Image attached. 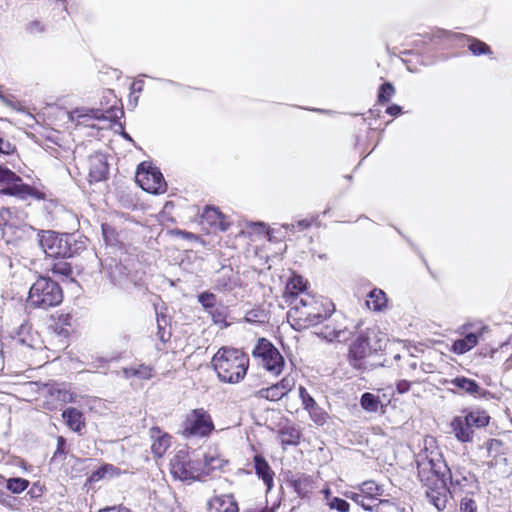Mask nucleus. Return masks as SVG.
<instances>
[{
  "mask_svg": "<svg viewBox=\"0 0 512 512\" xmlns=\"http://www.w3.org/2000/svg\"><path fill=\"white\" fill-rule=\"evenodd\" d=\"M88 177L89 182H101L107 179L109 165L105 156L101 153H95L88 159Z\"/></svg>",
  "mask_w": 512,
  "mask_h": 512,
  "instance_id": "nucleus-18",
  "label": "nucleus"
},
{
  "mask_svg": "<svg viewBox=\"0 0 512 512\" xmlns=\"http://www.w3.org/2000/svg\"><path fill=\"white\" fill-rule=\"evenodd\" d=\"M385 339L377 326L366 327L351 341L347 352L349 365L358 371L367 369L369 360L384 348Z\"/></svg>",
  "mask_w": 512,
  "mask_h": 512,
  "instance_id": "nucleus-3",
  "label": "nucleus"
},
{
  "mask_svg": "<svg viewBox=\"0 0 512 512\" xmlns=\"http://www.w3.org/2000/svg\"><path fill=\"white\" fill-rule=\"evenodd\" d=\"M431 499H432V502L434 504V506L438 509V510H443L445 509L446 507V504H447V499L445 496L443 497H435L434 495H431Z\"/></svg>",
  "mask_w": 512,
  "mask_h": 512,
  "instance_id": "nucleus-56",
  "label": "nucleus"
},
{
  "mask_svg": "<svg viewBox=\"0 0 512 512\" xmlns=\"http://www.w3.org/2000/svg\"><path fill=\"white\" fill-rule=\"evenodd\" d=\"M456 438L461 442L472 440L473 430L464 417H457L451 423Z\"/></svg>",
  "mask_w": 512,
  "mask_h": 512,
  "instance_id": "nucleus-30",
  "label": "nucleus"
},
{
  "mask_svg": "<svg viewBox=\"0 0 512 512\" xmlns=\"http://www.w3.org/2000/svg\"><path fill=\"white\" fill-rule=\"evenodd\" d=\"M30 485L29 480L22 477L9 478L6 481V488L13 494L24 492Z\"/></svg>",
  "mask_w": 512,
  "mask_h": 512,
  "instance_id": "nucleus-41",
  "label": "nucleus"
},
{
  "mask_svg": "<svg viewBox=\"0 0 512 512\" xmlns=\"http://www.w3.org/2000/svg\"><path fill=\"white\" fill-rule=\"evenodd\" d=\"M171 233L175 236L182 237L183 239H186L189 241L196 240L198 238L194 233L185 231V230H181V229H174L171 231Z\"/></svg>",
  "mask_w": 512,
  "mask_h": 512,
  "instance_id": "nucleus-55",
  "label": "nucleus"
},
{
  "mask_svg": "<svg viewBox=\"0 0 512 512\" xmlns=\"http://www.w3.org/2000/svg\"><path fill=\"white\" fill-rule=\"evenodd\" d=\"M254 358L274 376H279L285 368V360L279 350L266 338H259L252 350Z\"/></svg>",
  "mask_w": 512,
  "mask_h": 512,
  "instance_id": "nucleus-11",
  "label": "nucleus"
},
{
  "mask_svg": "<svg viewBox=\"0 0 512 512\" xmlns=\"http://www.w3.org/2000/svg\"><path fill=\"white\" fill-rule=\"evenodd\" d=\"M310 287L311 284L306 277L292 270L285 281L282 298L292 307L299 299L311 294Z\"/></svg>",
  "mask_w": 512,
  "mask_h": 512,
  "instance_id": "nucleus-14",
  "label": "nucleus"
},
{
  "mask_svg": "<svg viewBox=\"0 0 512 512\" xmlns=\"http://www.w3.org/2000/svg\"><path fill=\"white\" fill-rule=\"evenodd\" d=\"M384 493L383 486L376 483L374 480H367L361 483L356 491L346 493V497L361 506L366 511H374L380 506L383 501L381 496Z\"/></svg>",
  "mask_w": 512,
  "mask_h": 512,
  "instance_id": "nucleus-12",
  "label": "nucleus"
},
{
  "mask_svg": "<svg viewBox=\"0 0 512 512\" xmlns=\"http://www.w3.org/2000/svg\"><path fill=\"white\" fill-rule=\"evenodd\" d=\"M215 431L214 420L203 407L191 409L181 424V435L186 438H208Z\"/></svg>",
  "mask_w": 512,
  "mask_h": 512,
  "instance_id": "nucleus-7",
  "label": "nucleus"
},
{
  "mask_svg": "<svg viewBox=\"0 0 512 512\" xmlns=\"http://www.w3.org/2000/svg\"><path fill=\"white\" fill-rule=\"evenodd\" d=\"M330 509L336 510L338 512H349L350 504L339 497H333L328 503Z\"/></svg>",
  "mask_w": 512,
  "mask_h": 512,
  "instance_id": "nucleus-46",
  "label": "nucleus"
},
{
  "mask_svg": "<svg viewBox=\"0 0 512 512\" xmlns=\"http://www.w3.org/2000/svg\"><path fill=\"white\" fill-rule=\"evenodd\" d=\"M198 302L201 304L203 309L207 312L210 309H214L217 306V297L211 292H202L198 295Z\"/></svg>",
  "mask_w": 512,
  "mask_h": 512,
  "instance_id": "nucleus-43",
  "label": "nucleus"
},
{
  "mask_svg": "<svg viewBox=\"0 0 512 512\" xmlns=\"http://www.w3.org/2000/svg\"><path fill=\"white\" fill-rule=\"evenodd\" d=\"M62 418L65 425L73 432L81 433V431L86 427L84 414L75 407H69L63 410Z\"/></svg>",
  "mask_w": 512,
  "mask_h": 512,
  "instance_id": "nucleus-25",
  "label": "nucleus"
},
{
  "mask_svg": "<svg viewBox=\"0 0 512 512\" xmlns=\"http://www.w3.org/2000/svg\"><path fill=\"white\" fill-rule=\"evenodd\" d=\"M376 512H405V508L390 502L389 500H383L380 506L375 510Z\"/></svg>",
  "mask_w": 512,
  "mask_h": 512,
  "instance_id": "nucleus-49",
  "label": "nucleus"
},
{
  "mask_svg": "<svg viewBox=\"0 0 512 512\" xmlns=\"http://www.w3.org/2000/svg\"><path fill=\"white\" fill-rule=\"evenodd\" d=\"M491 358L503 360V371L512 369V336L507 342L501 344L498 348L490 351Z\"/></svg>",
  "mask_w": 512,
  "mask_h": 512,
  "instance_id": "nucleus-28",
  "label": "nucleus"
},
{
  "mask_svg": "<svg viewBox=\"0 0 512 512\" xmlns=\"http://www.w3.org/2000/svg\"><path fill=\"white\" fill-rule=\"evenodd\" d=\"M374 134L375 130L367 125L365 119H362L359 126L355 127L354 146L365 152L370 147V139L373 138Z\"/></svg>",
  "mask_w": 512,
  "mask_h": 512,
  "instance_id": "nucleus-26",
  "label": "nucleus"
},
{
  "mask_svg": "<svg viewBox=\"0 0 512 512\" xmlns=\"http://www.w3.org/2000/svg\"><path fill=\"white\" fill-rule=\"evenodd\" d=\"M42 494V489L41 488H37L36 485H34L29 491H28V495H30L31 498H38L40 497Z\"/></svg>",
  "mask_w": 512,
  "mask_h": 512,
  "instance_id": "nucleus-60",
  "label": "nucleus"
},
{
  "mask_svg": "<svg viewBox=\"0 0 512 512\" xmlns=\"http://www.w3.org/2000/svg\"><path fill=\"white\" fill-rule=\"evenodd\" d=\"M296 381L293 377L287 375L284 376L277 383L272 384L269 387L262 388L255 393V396L259 399H264L271 402H276L284 398L289 392L295 387Z\"/></svg>",
  "mask_w": 512,
  "mask_h": 512,
  "instance_id": "nucleus-16",
  "label": "nucleus"
},
{
  "mask_svg": "<svg viewBox=\"0 0 512 512\" xmlns=\"http://www.w3.org/2000/svg\"><path fill=\"white\" fill-rule=\"evenodd\" d=\"M0 192L16 196L20 199H27L29 197L36 200L46 199L44 192L25 184L15 172L2 166H0Z\"/></svg>",
  "mask_w": 512,
  "mask_h": 512,
  "instance_id": "nucleus-8",
  "label": "nucleus"
},
{
  "mask_svg": "<svg viewBox=\"0 0 512 512\" xmlns=\"http://www.w3.org/2000/svg\"><path fill=\"white\" fill-rule=\"evenodd\" d=\"M254 471L256 476L262 480L266 486V492H270L274 487L275 472L262 454L253 456Z\"/></svg>",
  "mask_w": 512,
  "mask_h": 512,
  "instance_id": "nucleus-20",
  "label": "nucleus"
},
{
  "mask_svg": "<svg viewBox=\"0 0 512 512\" xmlns=\"http://www.w3.org/2000/svg\"><path fill=\"white\" fill-rule=\"evenodd\" d=\"M39 398L43 409L56 411L64 404L75 402L76 394L64 383L51 381L43 384Z\"/></svg>",
  "mask_w": 512,
  "mask_h": 512,
  "instance_id": "nucleus-10",
  "label": "nucleus"
},
{
  "mask_svg": "<svg viewBox=\"0 0 512 512\" xmlns=\"http://www.w3.org/2000/svg\"><path fill=\"white\" fill-rule=\"evenodd\" d=\"M207 313L211 316L212 321L215 324H222L226 322V314L221 305L215 306L214 309H210V311H207Z\"/></svg>",
  "mask_w": 512,
  "mask_h": 512,
  "instance_id": "nucleus-47",
  "label": "nucleus"
},
{
  "mask_svg": "<svg viewBox=\"0 0 512 512\" xmlns=\"http://www.w3.org/2000/svg\"><path fill=\"white\" fill-rule=\"evenodd\" d=\"M64 299L60 284L48 276L40 275L31 285L26 304L30 309L47 311L59 306Z\"/></svg>",
  "mask_w": 512,
  "mask_h": 512,
  "instance_id": "nucleus-5",
  "label": "nucleus"
},
{
  "mask_svg": "<svg viewBox=\"0 0 512 512\" xmlns=\"http://www.w3.org/2000/svg\"><path fill=\"white\" fill-rule=\"evenodd\" d=\"M245 512H275V507L264 506L262 508L248 509Z\"/></svg>",
  "mask_w": 512,
  "mask_h": 512,
  "instance_id": "nucleus-61",
  "label": "nucleus"
},
{
  "mask_svg": "<svg viewBox=\"0 0 512 512\" xmlns=\"http://www.w3.org/2000/svg\"><path fill=\"white\" fill-rule=\"evenodd\" d=\"M169 470L174 479L180 481H201L200 460L188 449L176 451L170 459Z\"/></svg>",
  "mask_w": 512,
  "mask_h": 512,
  "instance_id": "nucleus-9",
  "label": "nucleus"
},
{
  "mask_svg": "<svg viewBox=\"0 0 512 512\" xmlns=\"http://www.w3.org/2000/svg\"><path fill=\"white\" fill-rule=\"evenodd\" d=\"M124 116V110L121 106L113 104L106 110L92 109L90 114H79L78 118H92L97 120H106L111 124H116Z\"/></svg>",
  "mask_w": 512,
  "mask_h": 512,
  "instance_id": "nucleus-24",
  "label": "nucleus"
},
{
  "mask_svg": "<svg viewBox=\"0 0 512 512\" xmlns=\"http://www.w3.org/2000/svg\"><path fill=\"white\" fill-rule=\"evenodd\" d=\"M315 219L314 218H305L302 220H298L295 223L292 224V227L296 229L297 231H304L312 227L314 224Z\"/></svg>",
  "mask_w": 512,
  "mask_h": 512,
  "instance_id": "nucleus-52",
  "label": "nucleus"
},
{
  "mask_svg": "<svg viewBox=\"0 0 512 512\" xmlns=\"http://www.w3.org/2000/svg\"><path fill=\"white\" fill-rule=\"evenodd\" d=\"M464 418L471 427L474 426L477 428L485 427L488 425L490 420V416L487 414V412L480 410L472 411Z\"/></svg>",
  "mask_w": 512,
  "mask_h": 512,
  "instance_id": "nucleus-37",
  "label": "nucleus"
},
{
  "mask_svg": "<svg viewBox=\"0 0 512 512\" xmlns=\"http://www.w3.org/2000/svg\"><path fill=\"white\" fill-rule=\"evenodd\" d=\"M66 439L63 436L57 437V447L53 454V459L62 458L66 455Z\"/></svg>",
  "mask_w": 512,
  "mask_h": 512,
  "instance_id": "nucleus-50",
  "label": "nucleus"
},
{
  "mask_svg": "<svg viewBox=\"0 0 512 512\" xmlns=\"http://www.w3.org/2000/svg\"><path fill=\"white\" fill-rule=\"evenodd\" d=\"M228 464L220 454L208 452L204 455L203 461L200 460L201 481L206 477L212 476L215 471L223 470Z\"/></svg>",
  "mask_w": 512,
  "mask_h": 512,
  "instance_id": "nucleus-22",
  "label": "nucleus"
},
{
  "mask_svg": "<svg viewBox=\"0 0 512 512\" xmlns=\"http://www.w3.org/2000/svg\"><path fill=\"white\" fill-rule=\"evenodd\" d=\"M466 329L464 326L463 332H461L462 337L454 340L451 346L450 350L455 354H465L478 344L481 332H467Z\"/></svg>",
  "mask_w": 512,
  "mask_h": 512,
  "instance_id": "nucleus-23",
  "label": "nucleus"
},
{
  "mask_svg": "<svg viewBox=\"0 0 512 512\" xmlns=\"http://www.w3.org/2000/svg\"><path fill=\"white\" fill-rule=\"evenodd\" d=\"M299 397L301 399L303 408L308 411L317 405L315 399L308 393L305 387H299Z\"/></svg>",
  "mask_w": 512,
  "mask_h": 512,
  "instance_id": "nucleus-45",
  "label": "nucleus"
},
{
  "mask_svg": "<svg viewBox=\"0 0 512 512\" xmlns=\"http://www.w3.org/2000/svg\"><path fill=\"white\" fill-rule=\"evenodd\" d=\"M39 243L45 254L53 258H70L86 250V240L69 233L43 231Z\"/></svg>",
  "mask_w": 512,
  "mask_h": 512,
  "instance_id": "nucleus-4",
  "label": "nucleus"
},
{
  "mask_svg": "<svg viewBox=\"0 0 512 512\" xmlns=\"http://www.w3.org/2000/svg\"><path fill=\"white\" fill-rule=\"evenodd\" d=\"M101 230L103 238L108 245L118 246L122 245V233L111 223H102Z\"/></svg>",
  "mask_w": 512,
  "mask_h": 512,
  "instance_id": "nucleus-35",
  "label": "nucleus"
},
{
  "mask_svg": "<svg viewBox=\"0 0 512 512\" xmlns=\"http://www.w3.org/2000/svg\"><path fill=\"white\" fill-rule=\"evenodd\" d=\"M450 383L454 386L453 389H450V392L453 393L475 395L480 390L479 385L474 380L466 377H456Z\"/></svg>",
  "mask_w": 512,
  "mask_h": 512,
  "instance_id": "nucleus-29",
  "label": "nucleus"
},
{
  "mask_svg": "<svg viewBox=\"0 0 512 512\" xmlns=\"http://www.w3.org/2000/svg\"><path fill=\"white\" fill-rule=\"evenodd\" d=\"M461 512H476L477 507L472 499L464 498L460 505Z\"/></svg>",
  "mask_w": 512,
  "mask_h": 512,
  "instance_id": "nucleus-53",
  "label": "nucleus"
},
{
  "mask_svg": "<svg viewBox=\"0 0 512 512\" xmlns=\"http://www.w3.org/2000/svg\"><path fill=\"white\" fill-rule=\"evenodd\" d=\"M335 310V304L331 299L311 293L290 307L287 317L292 327L301 331L323 323Z\"/></svg>",
  "mask_w": 512,
  "mask_h": 512,
  "instance_id": "nucleus-1",
  "label": "nucleus"
},
{
  "mask_svg": "<svg viewBox=\"0 0 512 512\" xmlns=\"http://www.w3.org/2000/svg\"><path fill=\"white\" fill-rule=\"evenodd\" d=\"M107 474H109L111 476L119 475L120 469L118 467H115L112 464H104L101 467H99L97 470H95L91 473L89 480L91 482H97V481L103 479Z\"/></svg>",
  "mask_w": 512,
  "mask_h": 512,
  "instance_id": "nucleus-40",
  "label": "nucleus"
},
{
  "mask_svg": "<svg viewBox=\"0 0 512 512\" xmlns=\"http://www.w3.org/2000/svg\"><path fill=\"white\" fill-rule=\"evenodd\" d=\"M211 365L221 383L237 384L246 377L250 358L241 349L223 346L213 355Z\"/></svg>",
  "mask_w": 512,
  "mask_h": 512,
  "instance_id": "nucleus-2",
  "label": "nucleus"
},
{
  "mask_svg": "<svg viewBox=\"0 0 512 512\" xmlns=\"http://www.w3.org/2000/svg\"><path fill=\"white\" fill-rule=\"evenodd\" d=\"M345 328L341 326L325 325L323 329L318 333L319 337H322L328 342L338 341L342 334L345 333Z\"/></svg>",
  "mask_w": 512,
  "mask_h": 512,
  "instance_id": "nucleus-39",
  "label": "nucleus"
},
{
  "mask_svg": "<svg viewBox=\"0 0 512 512\" xmlns=\"http://www.w3.org/2000/svg\"><path fill=\"white\" fill-rule=\"evenodd\" d=\"M360 404L365 411L372 413L377 412L379 407L382 406L380 397L370 392L362 394Z\"/></svg>",
  "mask_w": 512,
  "mask_h": 512,
  "instance_id": "nucleus-38",
  "label": "nucleus"
},
{
  "mask_svg": "<svg viewBox=\"0 0 512 512\" xmlns=\"http://www.w3.org/2000/svg\"><path fill=\"white\" fill-rule=\"evenodd\" d=\"M409 367H410V369H411V370L415 371V370H417L418 365H417V363H416V362H411V363L409 364Z\"/></svg>",
  "mask_w": 512,
  "mask_h": 512,
  "instance_id": "nucleus-62",
  "label": "nucleus"
},
{
  "mask_svg": "<svg viewBox=\"0 0 512 512\" xmlns=\"http://www.w3.org/2000/svg\"><path fill=\"white\" fill-rule=\"evenodd\" d=\"M368 308L374 311H382L387 306V297L383 290L374 288L368 294L366 301Z\"/></svg>",
  "mask_w": 512,
  "mask_h": 512,
  "instance_id": "nucleus-34",
  "label": "nucleus"
},
{
  "mask_svg": "<svg viewBox=\"0 0 512 512\" xmlns=\"http://www.w3.org/2000/svg\"><path fill=\"white\" fill-rule=\"evenodd\" d=\"M27 30L30 33H38V32H42L44 30V27H43L41 22H39V21H32V22L29 23V25L27 27Z\"/></svg>",
  "mask_w": 512,
  "mask_h": 512,
  "instance_id": "nucleus-57",
  "label": "nucleus"
},
{
  "mask_svg": "<svg viewBox=\"0 0 512 512\" xmlns=\"http://www.w3.org/2000/svg\"><path fill=\"white\" fill-rule=\"evenodd\" d=\"M98 512H132V510L122 504H119L101 508Z\"/></svg>",
  "mask_w": 512,
  "mask_h": 512,
  "instance_id": "nucleus-54",
  "label": "nucleus"
},
{
  "mask_svg": "<svg viewBox=\"0 0 512 512\" xmlns=\"http://www.w3.org/2000/svg\"><path fill=\"white\" fill-rule=\"evenodd\" d=\"M50 321L51 336L45 347L58 353L69 346V339L75 328V318L72 313L61 311L51 314Z\"/></svg>",
  "mask_w": 512,
  "mask_h": 512,
  "instance_id": "nucleus-6",
  "label": "nucleus"
},
{
  "mask_svg": "<svg viewBox=\"0 0 512 512\" xmlns=\"http://www.w3.org/2000/svg\"><path fill=\"white\" fill-rule=\"evenodd\" d=\"M486 445H487L488 452L491 453L492 451H498V449L502 445V442L497 439H490V440H488Z\"/></svg>",
  "mask_w": 512,
  "mask_h": 512,
  "instance_id": "nucleus-59",
  "label": "nucleus"
},
{
  "mask_svg": "<svg viewBox=\"0 0 512 512\" xmlns=\"http://www.w3.org/2000/svg\"><path fill=\"white\" fill-rule=\"evenodd\" d=\"M469 50L474 55H481V54H485V53H489L490 52V48H489L488 45H486L482 41L475 40V39L470 41V43H469Z\"/></svg>",
  "mask_w": 512,
  "mask_h": 512,
  "instance_id": "nucleus-48",
  "label": "nucleus"
},
{
  "mask_svg": "<svg viewBox=\"0 0 512 512\" xmlns=\"http://www.w3.org/2000/svg\"><path fill=\"white\" fill-rule=\"evenodd\" d=\"M156 320H157V337L163 344H166L167 342L170 341L171 336H172L170 319L164 313H157Z\"/></svg>",
  "mask_w": 512,
  "mask_h": 512,
  "instance_id": "nucleus-33",
  "label": "nucleus"
},
{
  "mask_svg": "<svg viewBox=\"0 0 512 512\" xmlns=\"http://www.w3.org/2000/svg\"><path fill=\"white\" fill-rule=\"evenodd\" d=\"M290 486L299 497L305 498L313 492L314 481L312 476L307 474H300L290 480Z\"/></svg>",
  "mask_w": 512,
  "mask_h": 512,
  "instance_id": "nucleus-27",
  "label": "nucleus"
},
{
  "mask_svg": "<svg viewBox=\"0 0 512 512\" xmlns=\"http://www.w3.org/2000/svg\"><path fill=\"white\" fill-rule=\"evenodd\" d=\"M303 437L302 430L294 423H286L279 427L277 431V438L285 450L289 446H298Z\"/></svg>",
  "mask_w": 512,
  "mask_h": 512,
  "instance_id": "nucleus-21",
  "label": "nucleus"
},
{
  "mask_svg": "<svg viewBox=\"0 0 512 512\" xmlns=\"http://www.w3.org/2000/svg\"><path fill=\"white\" fill-rule=\"evenodd\" d=\"M122 373L125 378H139L142 380H148L153 377L154 368L150 365L140 364L136 367H124Z\"/></svg>",
  "mask_w": 512,
  "mask_h": 512,
  "instance_id": "nucleus-31",
  "label": "nucleus"
},
{
  "mask_svg": "<svg viewBox=\"0 0 512 512\" xmlns=\"http://www.w3.org/2000/svg\"><path fill=\"white\" fill-rule=\"evenodd\" d=\"M248 227L251 229L252 232L261 234L264 237H268V239L270 240L269 228L264 223H250Z\"/></svg>",
  "mask_w": 512,
  "mask_h": 512,
  "instance_id": "nucleus-51",
  "label": "nucleus"
},
{
  "mask_svg": "<svg viewBox=\"0 0 512 512\" xmlns=\"http://www.w3.org/2000/svg\"><path fill=\"white\" fill-rule=\"evenodd\" d=\"M395 94V87L390 82L380 85L377 94V102L381 105L387 104Z\"/></svg>",
  "mask_w": 512,
  "mask_h": 512,
  "instance_id": "nucleus-42",
  "label": "nucleus"
},
{
  "mask_svg": "<svg viewBox=\"0 0 512 512\" xmlns=\"http://www.w3.org/2000/svg\"><path fill=\"white\" fill-rule=\"evenodd\" d=\"M209 512H239V504L232 493L214 495L207 501Z\"/></svg>",
  "mask_w": 512,
  "mask_h": 512,
  "instance_id": "nucleus-19",
  "label": "nucleus"
},
{
  "mask_svg": "<svg viewBox=\"0 0 512 512\" xmlns=\"http://www.w3.org/2000/svg\"><path fill=\"white\" fill-rule=\"evenodd\" d=\"M311 420L318 426H323L328 419V414L318 404L307 411Z\"/></svg>",
  "mask_w": 512,
  "mask_h": 512,
  "instance_id": "nucleus-44",
  "label": "nucleus"
},
{
  "mask_svg": "<svg viewBox=\"0 0 512 512\" xmlns=\"http://www.w3.org/2000/svg\"><path fill=\"white\" fill-rule=\"evenodd\" d=\"M135 181L144 191L152 194H162L167 190V184L160 170L147 162L138 165Z\"/></svg>",
  "mask_w": 512,
  "mask_h": 512,
  "instance_id": "nucleus-13",
  "label": "nucleus"
},
{
  "mask_svg": "<svg viewBox=\"0 0 512 512\" xmlns=\"http://www.w3.org/2000/svg\"><path fill=\"white\" fill-rule=\"evenodd\" d=\"M200 218V223L212 232H226L231 227L229 217L216 206L206 205Z\"/></svg>",
  "mask_w": 512,
  "mask_h": 512,
  "instance_id": "nucleus-15",
  "label": "nucleus"
},
{
  "mask_svg": "<svg viewBox=\"0 0 512 512\" xmlns=\"http://www.w3.org/2000/svg\"><path fill=\"white\" fill-rule=\"evenodd\" d=\"M426 382L425 378L414 375H406L405 378L399 379L395 383L396 392L400 395L408 393L414 385H421Z\"/></svg>",
  "mask_w": 512,
  "mask_h": 512,
  "instance_id": "nucleus-36",
  "label": "nucleus"
},
{
  "mask_svg": "<svg viewBox=\"0 0 512 512\" xmlns=\"http://www.w3.org/2000/svg\"><path fill=\"white\" fill-rule=\"evenodd\" d=\"M66 258H54L50 264L48 271L53 275L61 278H72L73 268Z\"/></svg>",
  "mask_w": 512,
  "mask_h": 512,
  "instance_id": "nucleus-32",
  "label": "nucleus"
},
{
  "mask_svg": "<svg viewBox=\"0 0 512 512\" xmlns=\"http://www.w3.org/2000/svg\"><path fill=\"white\" fill-rule=\"evenodd\" d=\"M148 433L151 441V453L154 459H161L171 447L172 436L159 426H152Z\"/></svg>",
  "mask_w": 512,
  "mask_h": 512,
  "instance_id": "nucleus-17",
  "label": "nucleus"
},
{
  "mask_svg": "<svg viewBox=\"0 0 512 512\" xmlns=\"http://www.w3.org/2000/svg\"><path fill=\"white\" fill-rule=\"evenodd\" d=\"M386 113L393 117H397L402 114V107L397 104H392L386 108Z\"/></svg>",
  "mask_w": 512,
  "mask_h": 512,
  "instance_id": "nucleus-58",
  "label": "nucleus"
}]
</instances>
